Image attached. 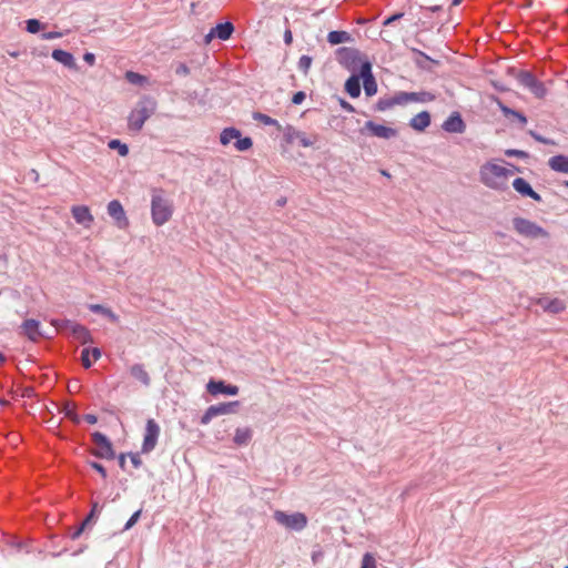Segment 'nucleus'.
<instances>
[{
    "label": "nucleus",
    "mask_w": 568,
    "mask_h": 568,
    "mask_svg": "<svg viewBox=\"0 0 568 568\" xmlns=\"http://www.w3.org/2000/svg\"><path fill=\"white\" fill-rule=\"evenodd\" d=\"M550 302V300L548 297H540L538 298L537 301V304L545 311L547 312V304Z\"/></svg>",
    "instance_id": "obj_59"
},
{
    "label": "nucleus",
    "mask_w": 568,
    "mask_h": 568,
    "mask_svg": "<svg viewBox=\"0 0 568 568\" xmlns=\"http://www.w3.org/2000/svg\"><path fill=\"white\" fill-rule=\"evenodd\" d=\"M70 333H71V334H72L77 339H79V341H80L81 343H83V344H84V343H87V342L89 341V338H90V333H89V331H88L84 326H82V325H80V324H78V323H75V324L72 326V328H71V331H70Z\"/></svg>",
    "instance_id": "obj_29"
},
{
    "label": "nucleus",
    "mask_w": 568,
    "mask_h": 568,
    "mask_svg": "<svg viewBox=\"0 0 568 568\" xmlns=\"http://www.w3.org/2000/svg\"><path fill=\"white\" fill-rule=\"evenodd\" d=\"M20 328L21 333L33 342H36L41 336V333L39 332V322L36 320H26Z\"/></svg>",
    "instance_id": "obj_19"
},
{
    "label": "nucleus",
    "mask_w": 568,
    "mask_h": 568,
    "mask_svg": "<svg viewBox=\"0 0 568 568\" xmlns=\"http://www.w3.org/2000/svg\"><path fill=\"white\" fill-rule=\"evenodd\" d=\"M513 187L523 196L530 197L536 202L542 201L541 196L535 192L531 185L523 178H516L513 181Z\"/></svg>",
    "instance_id": "obj_16"
},
{
    "label": "nucleus",
    "mask_w": 568,
    "mask_h": 568,
    "mask_svg": "<svg viewBox=\"0 0 568 568\" xmlns=\"http://www.w3.org/2000/svg\"><path fill=\"white\" fill-rule=\"evenodd\" d=\"M101 349L98 347L90 348V355H92L93 361H98L101 357Z\"/></svg>",
    "instance_id": "obj_58"
},
{
    "label": "nucleus",
    "mask_w": 568,
    "mask_h": 568,
    "mask_svg": "<svg viewBox=\"0 0 568 568\" xmlns=\"http://www.w3.org/2000/svg\"><path fill=\"white\" fill-rule=\"evenodd\" d=\"M336 60L351 73L359 72L364 61H368L359 50L347 47H342L336 50Z\"/></svg>",
    "instance_id": "obj_4"
},
{
    "label": "nucleus",
    "mask_w": 568,
    "mask_h": 568,
    "mask_svg": "<svg viewBox=\"0 0 568 568\" xmlns=\"http://www.w3.org/2000/svg\"><path fill=\"white\" fill-rule=\"evenodd\" d=\"M565 308H566V304L564 303V301H561L559 298H552L547 304V312L551 313V314L561 313L562 311H565Z\"/></svg>",
    "instance_id": "obj_33"
},
{
    "label": "nucleus",
    "mask_w": 568,
    "mask_h": 568,
    "mask_svg": "<svg viewBox=\"0 0 568 568\" xmlns=\"http://www.w3.org/2000/svg\"><path fill=\"white\" fill-rule=\"evenodd\" d=\"M529 90L531 93H534L537 98H542L546 94V89L542 82H540L538 79H536V84H532Z\"/></svg>",
    "instance_id": "obj_41"
},
{
    "label": "nucleus",
    "mask_w": 568,
    "mask_h": 568,
    "mask_svg": "<svg viewBox=\"0 0 568 568\" xmlns=\"http://www.w3.org/2000/svg\"><path fill=\"white\" fill-rule=\"evenodd\" d=\"M206 389L213 396L220 394L235 396L239 394V387L236 385L226 384L224 381L211 379L206 385Z\"/></svg>",
    "instance_id": "obj_12"
},
{
    "label": "nucleus",
    "mask_w": 568,
    "mask_h": 568,
    "mask_svg": "<svg viewBox=\"0 0 568 568\" xmlns=\"http://www.w3.org/2000/svg\"><path fill=\"white\" fill-rule=\"evenodd\" d=\"M361 568H376V560L372 554L366 552L363 556Z\"/></svg>",
    "instance_id": "obj_42"
},
{
    "label": "nucleus",
    "mask_w": 568,
    "mask_h": 568,
    "mask_svg": "<svg viewBox=\"0 0 568 568\" xmlns=\"http://www.w3.org/2000/svg\"><path fill=\"white\" fill-rule=\"evenodd\" d=\"M213 38H216V36H215L213 29H211V31L205 36V43H210Z\"/></svg>",
    "instance_id": "obj_64"
},
{
    "label": "nucleus",
    "mask_w": 568,
    "mask_h": 568,
    "mask_svg": "<svg viewBox=\"0 0 568 568\" xmlns=\"http://www.w3.org/2000/svg\"><path fill=\"white\" fill-rule=\"evenodd\" d=\"M529 134L534 138V140H536L537 142H540L542 144H549V145H554L556 144L555 141L550 140V139H547L540 134H538L537 132L535 131H529Z\"/></svg>",
    "instance_id": "obj_47"
},
{
    "label": "nucleus",
    "mask_w": 568,
    "mask_h": 568,
    "mask_svg": "<svg viewBox=\"0 0 568 568\" xmlns=\"http://www.w3.org/2000/svg\"><path fill=\"white\" fill-rule=\"evenodd\" d=\"M52 58L55 61L62 63L64 67H68V68H74L75 67L74 58L68 51H64V50H61V49H55V50L52 51Z\"/></svg>",
    "instance_id": "obj_23"
},
{
    "label": "nucleus",
    "mask_w": 568,
    "mask_h": 568,
    "mask_svg": "<svg viewBox=\"0 0 568 568\" xmlns=\"http://www.w3.org/2000/svg\"><path fill=\"white\" fill-rule=\"evenodd\" d=\"M140 516H141V510H136V511H135V513L130 517V519L126 521V524L124 525V528H123V529H124V530H128V529L132 528V527L136 524V521L139 520Z\"/></svg>",
    "instance_id": "obj_48"
},
{
    "label": "nucleus",
    "mask_w": 568,
    "mask_h": 568,
    "mask_svg": "<svg viewBox=\"0 0 568 568\" xmlns=\"http://www.w3.org/2000/svg\"><path fill=\"white\" fill-rule=\"evenodd\" d=\"M436 99L435 94L428 91L410 92V102L426 103Z\"/></svg>",
    "instance_id": "obj_30"
},
{
    "label": "nucleus",
    "mask_w": 568,
    "mask_h": 568,
    "mask_svg": "<svg viewBox=\"0 0 568 568\" xmlns=\"http://www.w3.org/2000/svg\"><path fill=\"white\" fill-rule=\"evenodd\" d=\"M89 465L95 469L98 473L101 474L102 477H105L106 476V470L104 468V466L98 462H89Z\"/></svg>",
    "instance_id": "obj_50"
},
{
    "label": "nucleus",
    "mask_w": 568,
    "mask_h": 568,
    "mask_svg": "<svg viewBox=\"0 0 568 568\" xmlns=\"http://www.w3.org/2000/svg\"><path fill=\"white\" fill-rule=\"evenodd\" d=\"M312 58L310 55H302L298 60L297 67L298 70L306 74L311 68Z\"/></svg>",
    "instance_id": "obj_39"
},
{
    "label": "nucleus",
    "mask_w": 568,
    "mask_h": 568,
    "mask_svg": "<svg viewBox=\"0 0 568 568\" xmlns=\"http://www.w3.org/2000/svg\"><path fill=\"white\" fill-rule=\"evenodd\" d=\"M500 108H501L504 115H506V116H514L517 112L516 110L510 109L509 106H506V105H501Z\"/></svg>",
    "instance_id": "obj_57"
},
{
    "label": "nucleus",
    "mask_w": 568,
    "mask_h": 568,
    "mask_svg": "<svg viewBox=\"0 0 568 568\" xmlns=\"http://www.w3.org/2000/svg\"><path fill=\"white\" fill-rule=\"evenodd\" d=\"M505 154L507 156H517L520 159H528L529 154L526 151L523 150H516V149H508L505 151Z\"/></svg>",
    "instance_id": "obj_46"
},
{
    "label": "nucleus",
    "mask_w": 568,
    "mask_h": 568,
    "mask_svg": "<svg viewBox=\"0 0 568 568\" xmlns=\"http://www.w3.org/2000/svg\"><path fill=\"white\" fill-rule=\"evenodd\" d=\"M84 61H87L88 63L92 64L94 62V54L93 53H85L84 57H83Z\"/></svg>",
    "instance_id": "obj_63"
},
{
    "label": "nucleus",
    "mask_w": 568,
    "mask_h": 568,
    "mask_svg": "<svg viewBox=\"0 0 568 568\" xmlns=\"http://www.w3.org/2000/svg\"><path fill=\"white\" fill-rule=\"evenodd\" d=\"M83 419L89 424H95L98 422V417L94 414H87L83 416Z\"/></svg>",
    "instance_id": "obj_62"
},
{
    "label": "nucleus",
    "mask_w": 568,
    "mask_h": 568,
    "mask_svg": "<svg viewBox=\"0 0 568 568\" xmlns=\"http://www.w3.org/2000/svg\"><path fill=\"white\" fill-rule=\"evenodd\" d=\"M536 77L529 71H521L518 75L519 83L529 89L532 84H536Z\"/></svg>",
    "instance_id": "obj_32"
},
{
    "label": "nucleus",
    "mask_w": 568,
    "mask_h": 568,
    "mask_svg": "<svg viewBox=\"0 0 568 568\" xmlns=\"http://www.w3.org/2000/svg\"><path fill=\"white\" fill-rule=\"evenodd\" d=\"M130 459L134 468H139L142 464L139 454H130Z\"/></svg>",
    "instance_id": "obj_53"
},
{
    "label": "nucleus",
    "mask_w": 568,
    "mask_h": 568,
    "mask_svg": "<svg viewBox=\"0 0 568 568\" xmlns=\"http://www.w3.org/2000/svg\"><path fill=\"white\" fill-rule=\"evenodd\" d=\"M159 435L160 426L158 425V423L152 418L148 419L145 425L144 439L142 444V453L148 454L155 448Z\"/></svg>",
    "instance_id": "obj_9"
},
{
    "label": "nucleus",
    "mask_w": 568,
    "mask_h": 568,
    "mask_svg": "<svg viewBox=\"0 0 568 568\" xmlns=\"http://www.w3.org/2000/svg\"><path fill=\"white\" fill-rule=\"evenodd\" d=\"M361 77L359 72L352 73V75L345 82V91L352 98H358L361 95Z\"/></svg>",
    "instance_id": "obj_20"
},
{
    "label": "nucleus",
    "mask_w": 568,
    "mask_h": 568,
    "mask_svg": "<svg viewBox=\"0 0 568 568\" xmlns=\"http://www.w3.org/2000/svg\"><path fill=\"white\" fill-rule=\"evenodd\" d=\"M363 130H367L372 135L382 139H392L397 135V130L383 124H377L373 121H367Z\"/></svg>",
    "instance_id": "obj_13"
},
{
    "label": "nucleus",
    "mask_w": 568,
    "mask_h": 568,
    "mask_svg": "<svg viewBox=\"0 0 568 568\" xmlns=\"http://www.w3.org/2000/svg\"><path fill=\"white\" fill-rule=\"evenodd\" d=\"M81 362L85 368L91 367L92 361L90 359V347H84L81 352Z\"/></svg>",
    "instance_id": "obj_45"
},
{
    "label": "nucleus",
    "mask_w": 568,
    "mask_h": 568,
    "mask_svg": "<svg viewBox=\"0 0 568 568\" xmlns=\"http://www.w3.org/2000/svg\"><path fill=\"white\" fill-rule=\"evenodd\" d=\"M306 95L303 91H297L293 94L292 102L294 104H301L305 100Z\"/></svg>",
    "instance_id": "obj_51"
},
{
    "label": "nucleus",
    "mask_w": 568,
    "mask_h": 568,
    "mask_svg": "<svg viewBox=\"0 0 568 568\" xmlns=\"http://www.w3.org/2000/svg\"><path fill=\"white\" fill-rule=\"evenodd\" d=\"M241 136L240 130L235 128H226L220 134V142L223 145H227L232 140Z\"/></svg>",
    "instance_id": "obj_27"
},
{
    "label": "nucleus",
    "mask_w": 568,
    "mask_h": 568,
    "mask_svg": "<svg viewBox=\"0 0 568 568\" xmlns=\"http://www.w3.org/2000/svg\"><path fill=\"white\" fill-rule=\"evenodd\" d=\"M443 130L449 133H463L466 124L458 112H453L443 123Z\"/></svg>",
    "instance_id": "obj_15"
},
{
    "label": "nucleus",
    "mask_w": 568,
    "mask_h": 568,
    "mask_svg": "<svg viewBox=\"0 0 568 568\" xmlns=\"http://www.w3.org/2000/svg\"><path fill=\"white\" fill-rule=\"evenodd\" d=\"M293 41L292 31L290 29H286L284 32V42L285 44L290 45Z\"/></svg>",
    "instance_id": "obj_60"
},
{
    "label": "nucleus",
    "mask_w": 568,
    "mask_h": 568,
    "mask_svg": "<svg viewBox=\"0 0 568 568\" xmlns=\"http://www.w3.org/2000/svg\"><path fill=\"white\" fill-rule=\"evenodd\" d=\"M409 125L418 132H423L430 125V114L428 111H422L413 116L409 121Z\"/></svg>",
    "instance_id": "obj_18"
},
{
    "label": "nucleus",
    "mask_w": 568,
    "mask_h": 568,
    "mask_svg": "<svg viewBox=\"0 0 568 568\" xmlns=\"http://www.w3.org/2000/svg\"><path fill=\"white\" fill-rule=\"evenodd\" d=\"M402 17H403V13H395V14H393V16L388 17V18L385 20L384 24H385V26L392 24L393 22H395L396 20H398V19H399V18H402Z\"/></svg>",
    "instance_id": "obj_56"
},
{
    "label": "nucleus",
    "mask_w": 568,
    "mask_h": 568,
    "mask_svg": "<svg viewBox=\"0 0 568 568\" xmlns=\"http://www.w3.org/2000/svg\"><path fill=\"white\" fill-rule=\"evenodd\" d=\"M152 221L156 226L165 224L173 214V205L170 200L162 196L161 191H154L151 201Z\"/></svg>",
    "instance_id": "obj_3"
},
{
    "label": "nucleus",
    "mask_w": 568,
    "mask_h": 568,
    "mask_svg": "<svg viewBox=\"0 0 568 568\" xmlns=\"http://www.w3.org/2000/svg\"><path fill=\"white\" fill-rule=\"evenodd\" d=\"M514 170L487 162L479 170L480 182L489 189L504 191L507 189V179Z\"/></svg>",
    "instance_id": "obj_1"
},
{
    "label": "nucleus",
    "mask_w": 568,
    "mask_h": 568,
    "mask_svg": "<svg viewBox=\"0 0 568 568\" xmlns=\"http://www.w3.org/2000/svg\"><path fill=\"white\" fill-rule=\"evenodd\" d=\"M548 165L552 171L568 173V156L562 154L551 156Z\"/></svg>",
    "instance_id": "obj_21"
},
{
    "label": "nucleus",
    "mask_w": 568,
    "mask_h": 568,
    "mask_svg": "<svg viewBox=\"0 0 568 568\" xmlns=\"http://www.w3.org/2000/svg\"><path fill=\"white\" fill-rule=\"evenodd\" d=\"M26 23H27V31L30 33H37L42 27L41 22L37 19H29V20H27Z\"/></svg>",
    "instance_id": "obj_43"
},
{
    "label": "nucleus",
    "mask_w": 568,
    "mask_h": 568,
    "mask_svg": "<svg viewBox=\"0 0 568 568\" xmlns=\"http://www.w3.org/2000/svg\"><path fill=\"white\" fill-rule=\"evenodd\" d=\"M240 405L237 400L230 403H221L217 405H211L201 417V424L207 425L214 417L220 415L233 414L236 407Z\"/></svg>",
    "instance_id": "obj_8"
},
{
    "label": "nucleus",
    "mask_w": 568,
    "mask_h": 568,
    "mask_svg": "<svg viewBox=\"0 0 568 568\" xmlns=\"http://www.w3.org/2000/svg\"><path fill=\"white\" fill-rule=\"evenodd\" d=\"M92 439L97 445L101 446L102 449L106 448V436L103 435L102 433H99V432L93 433Z\"/></svg>",
    "instance_id": "obj_44"
},
{
    "label": "nucleus",
    "mask_w": 568,
    "mask_h": 568,
    "mask_svg": "<svg viewBox=\"0 0 568 568\" xmlns=\"http://www.w3.org/2000/svg\"><path fill=\"white\" fill-rule=\"evenodd\" d=\"M339 105L342 106L343 110H345L349 113L355 112V108L344 99H339Z\"/></svg>",
    "instance_id": "obj_52"
},
{
    "label": "nucleus",
    "mask_w": 568,
    "mask_h": 568,
    "mask_svg": "<svg viewBox=\"0 0 568 568\" xmlns=\"http://www.w3.org/2000/svg\"><path fill=\"white\" fill-rule=\"evenodd\" d=\"M274 519L280 525L296 531L303 530L307 525V517L303 513L288 515L282 510H276L274 513Z\"/></svg>",
    "instance_id": "obj_6"
},
{
    "label": "nucleus",
    "mask_w": 568,
    "mask_h": 568,
    "mask_svg": "<svg viewBox=\"0 0 568 568\" xmlns=\"http://www.w3.org/2000/svg\"><path fill=\"white\" fill-rule=\"evenodd\" d=\"M109 149L116 150L121 156H125L129 153L128 145L119 139L109 140Z\"/></svg>",
    "instance_id": "obj_34"
},
{
    "label": "nucleus",
    "mask_w": 568,
    "mask_h": 568,
    "mask_svg": "<svg viewBox=\"0 0 568 568\" xmlns=\"http://www.w3.org/2000/svg\"><path fill=\"white\" fill-rule=\"evenodd\" d=\"M60 37H61V33L60 32H55V31L45 32V33L42 34V39H44V40L57 39V38H60Z\"/></svg>",
    "instance_id": "obj_55"
},
{
    "label": "nucleus",
    "mask_w": 568,
    "mask_h": 568,
    "mask_svg": "<svg viewBox=\"0 0 568 568\" xmlns=\"http://www.w3.org/2000/svg\"><path fill=\"white\" fill-rule=\"evenodd\" d=\"M77 405L72 402H68L62 407V413L65 417L71 419L74 424H80L81 417L77 414Z\"/></svg>",
    "instance_id": "obj_28"
},
{
    "label": "nucleus",
    "mask_w": 568,
    "mask_h": 568,
    "mask_svg": "<svg viewBox=\"0 0 568 568\" xmlns=\"http://www.w3.org/2000/svg\"><path fill=\"white\" fill-rule=\"evenodd\" d=\"M253 436V432L250 427L236 428L233 442L237 446H246Z\"/></svg>",
    "instance_id": "obj_24"
},
{
    "label": "nucleus",
    "mask_w": 568,
    "mask_h": 568,
    "mask_svg": "<svg viewBox=\"0 0 568 568\" xmlns=\"http://www.w3.org/2000/svg\"><path fill=\"white\" fill-rule=\"evenodd\" d=\"M158 106L156 100L150 95H143L130 112L128 118V126L131 131H140L145 121L155 112Z\"/></svg>",
    "instance_id": "obj_2"
},
{
    "label": "nucleus",
    "mask_w": 568,
    "mask_h": 568,
    "mask_svg": "<svg viewBox=\"0 0 568 568\" xmlns=\"http://www.w3.org/2000/svg\"><path fill=\"white\" fill-rule=\"evenodd\" d=\"M395 105H396V102H395L394 97H392V98H381L377 101L375 109L377 111H386L388 109H392Z\"/></svg>",
    "instance_id": "obj_37"
},
{
    "label": "nucleus",
    "mask_w": 568,
    "mask_h": 568,
    "mask_svg": "<svg viewBox=\"0 0 568 568\" xmlns=\"http://www.w3.org/2000/svg\"><path fill=\"white\" fill-rule=\"evenodd\" d=\"M175 73L178 75H187L190 74V68L185 63H179L175 68Z\"/></svg>",
    "instance_id": "obj_49"
},
{
    "label": "nucleus",
    "mask_w": 568,
    "mask_h": 568,
    "mask_svg": "<svg viewBox=\"0 0 568 568\" xmlns=\"http://www.w3.org/2000/svg\"><path fill=\"white\" fill-rule=\"evenodd\" d=\"M125 79L129 83L131 84H134V85H144L145 83H148V78L140 74V73H136V72H133V71H126L125 72Z\"/></svg>",
    "instance_id": "obj_31"
},
{
    "label": "nucleus",
    "mask_w": 568,
    "mask_h": 568,
    "mask_svg": "<svg viewBox=\"0 0 568 568\" xmlns=\"http://www.w3.org/2000/svg\"><path fill=\"white\" fill-rule=\"evenodd\" d=\"M359 77L363 80L365 94L367 97L376 94L377 83L373 75L372 63L369 61H364V64L361 67Z\"/></svg>",
    "instance_id": "obj_11"
},
{
    "label": "nucleus",
    "mask_w": 568,
    "mask_h": 568,
    "mask_svg": "<svg viewBox=\"0 0 568 568\" xmlns=\"http://www.w3.org/2000/svg\"><path fill=\"white\" fill-rule=\"evenodd\" d=\"M72 216L77 223L88 227L92 222V215L88 206L75 205L71 209Z\"/></svg>",
    "instance_id": "obj_17"
},
{
    "label": "nucleus",
    "mask_w": 568,
    "mask_h": 568,
    "mask_svg": "<svg viewBox=\"0 0 568 568\" xmlns=\"http://www.w3.org/2000/svg\"><path fill=\"white\" fill-rule=\"evenodd\" d=\"M396 105H405L410 103V92L399 91L394 94Z\"/></svg>",
    "instance_id": "obj_38"
},
{
    "label": "nucleus",
    "mask_w": 568,
    "mask_h": 568,
    "mask_svg": "<svg viewBox=\"0 0 568 568\" xmlns=\"http://www.w3.org/2000/svg\"><path fill=\"white\" fill-rule=\"evenodd\" d=\"M102 509L103 504L100 505L98 501H94L92 504V508L89 515L84 518L80 526L69 532L70 538L74 540L79 538L81 534L85 532L87 530H90L92 526L97 523L100 514L102 513Z\"/></svg>",
    "instance_id": "obj_7"
},
{
    "label": "nucleus",
    "mask_w": 568,
    "mask_h": 568,
    "mask_svg": "<svg viewBox=\"0 0 568 568\" xmlns=\"http://www.w3.org/2000/svg\"><path fill=\"white\" fill-rule=\"evenodd\" d=\"M80 387L79 381L75 379L69 383L68 389L70 393H78Z\"/></svg>",
    "instance_id": "obj_54"
},
{
    "label": "nucleus",
    "mask_w": 568,
    "mask_h": 568,
    "mask_svg": "<svg viewBox=\"0 0 568 568\" xmlns=\"http://www.w3.org/2000/svg\"><path fill=\"white\" fill-rule=\"evenodd\" d=\"M253 119L255 121H258L265 125H276L280 126L278 121L268 116L267 114L261 113V112H254Z\"/></svg>",
    "instance_id": "obj_35"
},
{
    "label": "nucleus",
    "mask_w": 568,
    "mask_h": 568,
    "mask_svg": "<svg viewBox=\"0 0 568 568\" xmlns=\"http://www.w3.org/2000/svg\"><path fill=\"white\" fill-rule=\"evenodd\" d=\"M284 136L288 143H293L295 140H297L304 148L313 146L318 141L317 134L306 135V133L296 130L292 125H287L285 128Z\"/></svg>",
    "instance_id": "obj_10"
},
{
    "label": "nucleus",
    "mask_w": 568,
    "mask_h": 568,
    "mask_svg": "<svg viewBox=\"0 0 568 568\" xmlns=\"http://www.w3.org/2000/svg\"><path fill=\"white\" fill-rule=\"evenodd\" d=\"M75 322L70 320H57L54 321V325L61 332H70Z\"/></svg>",
    "instance_id": "obj_40"
},
{
    "label": "nucleus",
    "mask_w": 568,
    "mask_h": 568,
    "mask_svg": "<svg viewBox=\"0 0 568 568\" xmlns=\"http://www.w3.org/2000/svg\"><path fill=\"white\" fill-rule=\"evenodd\" d=\"M327 41L333 45L345 43L352 41V36L347 31L335 30L328 33Z\"/></svg>",
    "instance_id": "obj_26"
},
{
    "label": "nucleus",
    "mask_w": 568,
    "mask_h": 568,
    "mask_svg": "<svg viewBox=\"0 0 568 568\" xmlns=\"http://www.w3.org/2000/svg\"><path fill=\"white\" fill-rule=\"evenodd\" d=\"M253 141L251 138H236V142L234 143V146L237 151L244 152L252 148Z\"/></svg>",
    "instance_id": "obj_36"
},
{
    "label": "nucleus",
    "mask_w": 568,
    "mask_h": 568,
    "mask_svg": "<svg viewBox=\"0 0 568 568\" xmlns=\"http://www.w3.org/2000/svg\"><path fill=\"white\" fill-rule=\"evenodd\" d=\"M514 118H516V119L519 121V123L521 124V126L526 125V123H527V118H526V115H525V114H523V113H520V112H518V111H517V112H516V114L514 115Z\"/></svg>",
    "instance_id": "obj_61"
},
{
    "label": "nucleus",
    "mask_w": 568,
    "mask_h": 568,
    "mask_svg": "<svg viewBox=\"0 0 568 568\" xmlns=\"http://www.w3.org/2000/svg\"><path fill=\"white\" fill-rule=\"evenodd\" d=\"M216 38L221 40H229L233 32H234V26L232 22L226 21L223 23H217L214 28H212Z\"/></svg>",
    "instance_id": "obj_22"
},
{
    "label": "nucleus",
    "mask_w": 568,
    "mask_h": 568,
    "mask_svg": "<svg viewBox=\"0 0 568 568\" xmlns=\"http://www.w3.org/2000/svg\"><path fill=\"white\" fill-rule=\"evenodd\" d=\"M513 227L514 230L521 236L527 239H547L549 237V233L538 225L537 223L516 216L513 219Z\"/></svg>",
    "instance_id": "obj_5"
},
{
    "label": "nucleus",
    "mask_w": 568,
    "mask_h": 568,
    "mask_svg": "<svg viewBox=\"0 0 568 568\" xmlns=\"http://www.w3.org/2000/svg\"><path fill=\"white\" fill-rule=\"evenodd\" d=\"M131 375L140 381L143 385L149 386L151 383V378L148 374V372L144 369L143 365L141 364H134L131 369Z\"/></svg>",
    "instance_id": "obj_25"
},
{
    "label": "nucleus",
    "mask_w": 568,
    "mask_h": 568,
    "mask_svg": "<svg viewBox=\"0 0 568 568\" xmlns=\"http://www.w3.org/2000/svg\"><path fill=\"white\" fill-rule=\"evenodd\" d=\"M109 216L114 219L119 229H125L129 225L125 212L118 200L109 202Z\"/></svg>",
    "instance_id": "obj_14"
}]
</instances>
